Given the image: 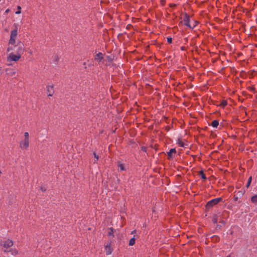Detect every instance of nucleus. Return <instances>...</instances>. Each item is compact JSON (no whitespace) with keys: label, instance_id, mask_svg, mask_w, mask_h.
<instances>
[{"label":"nucleus","instance_id":"dca6fc26","mask_svg":"<svg viewBox=\"0 0 257 257\" xmlns=\"http://www.w3.org/2000/svg\"><path fill=\"white\" fill-rule=\"evenodd\" d=\"M113 234V229H112V228H109V231L108 232V235L110 236H114Z\"/></svg>","mask_w":257,"mask_h":257},{"label":"nucleus","instance_id":"1a4fd4ad","mask_svg":"<svg viewBox=\"0 0 257 257\" xmlns=\"http://www.w3.org/2000/svg\"><path fill=\"white\" fill-rule=\"evenodd\" d=\"M176 152L175 149H171L170 151L167 152V155L169 157V158H171L173 157L172 154H175Z\"/></svg>","mask_w":257,"mask_h":257},{"label":"nucleus","instance_id":"412c9836","mask_svg":"<svg viewBox=\"0 0 257 257\" xmlns=\"http://www.w3.org/2000/svg\"><path fill=\"white\" fill-rule=\"evenodd\" d=\"M252 202H257V195H254L251 197Z\"/></svg>","mask_w":257,"mask_h":257},{"label":"nucleus","instance_id":"423d86ee","mask_svg":"<svg viewBox=\"0 0 257 257\" xmlns=\"http://www.w3.org/2000/svg\"><path fill=\"white\" fill-rule=\"evenodd\" d=\"M189 21H190L189 17L187 14H185V15L184 17V19H183V22H184V25L191 29H193V27L190 25V24L189 23Z\"/></svg>","mask_w":257,"mask_h":257},{"label":"nucleus","instance_id":"0eeeda50","mask_svg":"<svg viewBox=\"0 0 257 257\" xmlns=\"http://www.w3.org/2000/svg\"><path fill=\"white\" fill-rule=\"evenodd\" d=\"M47 92L48 96H52L54 93L53 85H48L47 86Z\"/></svg>","mask_w":257,"mask_h":257},{"label":"nucleus","instance_id":"4be33fe9","mask_svg":"<svg viewBox=\"0 0 257 257\" xmlns=\"http://www.w3.org/2000/svg\"><path fill=\"white\" fill-rule=\"evenodd\" d=\"M93 156L94 157V158H95V160L94 161V163L96 162V161H97V160H98L99 159V156L98 155H97L95 152H93Z\"/></svg>","mask_w":257,"mask_h":257},{"label":"nucleus","instance_id":"7c9ffc66","mask_svg":"<svg viewBox=\"0 0 257 257\" xmlns=\"http://www.w3.org/2000/svg\"><path fill=\"white\" fill-rule=\"evenodd\" d=\"M20 13H21L20 11H17V12H16V14H20Z\"/></svg>","mask_w":257,"mask_h":257},{"label":"nucleus","instance_id":"f8f14e48","mask_svg":"<svg viewBox=\"0 0 257 257\" xmlns=\"http://www.w3.org/2000/svg\"><path fill=\"white\" fill-rule=\"evenodd\" d=\"M219 121L217 120H214L212 121L211 125L213 127H217L218 126Z\"/></svg>","mask_w":257,"mask_h":257},{"label":"nucleus","instance_id":"20e7f679","mask_svg":"<svg viewBox=\"0 0 257 257\" xmlns=\"http://www.w3.org/2000/svg\"><path fill=\"white\" fill-rule=\"evenodd\" d=\"M29 146V140L24 139L20 143V147L22 150H27Z\"/></svg>","mask_w":257,"mask_h":257},{"label":"nucleus","instance_id":"f3484780","mask_svg":"<svg viewBox=\"0 0 257 257\" xmlns=\"http://www.w3.org/2000/svg\"><path fill=\"white\" fill-rule=\"evenodd\" d=\"M9 43L10 44H14L15 43V38L11 37Z\"/></svg>","mask_w":257,"mask_h":257},{"label":"nucleus","instance_id":"bb28decb","mask_svg":"<svg viewBox=\"0 0 257 257\" xmlns=\"http://www.w3.org/2000/svg\"><path fill=\"white\" fill-rule=\"evenodd\" d=\"M176 5L174 4H169V6L171 8H174V7H176Z\"/></svg>","mask_w":257,"mask_h":257},{"label":"nucleus","instance_id":"2f4dec72","mask_svg":"<svg viewBox=\"0 0 257 257\" xmlns=\"http://www.w3.org/2000/svg\"><path fill=\"white\" fill-rule=\"evenodd\" d=\"M41 189H42V191L43 192H44V191H45L46 190V189H44L43 187H42V188H41Z\"/></svg>","mask_w":257,"mask_h":257},{"label":"nucleus","instance_id":"72a5a7b5","mask_svg":"<svg viewBox=\"0 0 257 257\" xmlns=\"http://www.w3.org/2000/svg\"><path fill=\"white\" fill-rule=\"evenodd\" d=\"M181 50H184V48L183 47H181Z\"/></svg>","mask_w":257,"mask_h":257},{"label":"nucleus","instance_id":"a211bd4d","mask_svg":"<svg viewBox=\"0 0 257 257\" xmlns=\"http://www.w3.org/2000/svg\"><path fill=\"white\" fill-rule=\"evenodd\" d=\"M199 174L203 179H204V180L206 179V177L205 175H204V174L203 173L202 171H200Z\"/></svg>","mask_w":257,"mask_h":257},{"label":"nucleus","instance_id":"4468645a","mask_svg":"<svg viewBox=\"0 0 257 257\" xmlns=\"http://www.w3.org/2000/svg\"><path fill=\"white\" fill-rule=\"evenodd\" d=\"M18 32L17 30H14L12 31L11 33V37L15 38L17 35Z\"/></svg>","mask_w":257,"mask_h":257},{"label":"nucleus","instance_id":"6e6552de","mask_svg":"<svg viewBox=\"0 0 257 257\" xmlns=\"http://www.w3.org/2000/svg\"><path fill=\"white\" fill-rule=\"evenodd\" d=\"M105 251H106V254L107 255H109V254H111V253L112 252V248H111L110 244H107L105 246Z\"/></svg>","mask_w":257,"mask_h":257},{"label":"nucleus","instance_id":"6ab92c4d","mask_svg":"<svg viewBox=\"0 0 257 257\" xmlns=\"http://www.w3.org/2000/svg\"><path fill=\"white\" fill-rule=\"evenodd\" d=\"M8 71H10L9 72H8V74L11 76H13L16 74V72L13 70H8Z\"/></svg>","mask_w":257,"mask_h":257},{"label":"nucleus","instance_id":"cd10ccee","mask_svg":"<svg viewBox=\"0 0 257 257\" xmlns=\"http://www.w3.org/2000/svg\"><path fill=\"white\" fill-rule=\"evenodd\" d=\"M213 222H214V223H217V218H214V219H213Z\"/></svg>","mask_w":257,"mask_h":257},{"label":"nucleus","instance_id":"c85d7f7f","mask_svg":"<svg viewBox=\"0 0 257 257\" xmlns=\"http://www.w3.org/2000/svg\"><path fill=\"white\" fill-rule=\"evenodd\" d=\"M136 233V230H133V231H132L131 234H135Z\"/></svg>","mask_w":257,"mask_h":257},{"label":"nucleus","instance_id":"f704fd0d","mask_svg":"<svg viewBox=\"0 0 257 257\" xmlns=\"http://www.w3.org/2000/svg\"><path fill=\"white\" fill-rule=\"evenodd\" d=\"M18 9H19V10H20V9H21V7L19 6V7H18Z\"/></svg>","mask_w":257,"mask_h":257},{"label":"nucleus","instance_id":"f257e3e1","mask_svg":"<svg viewBox=\"0 0 257 257\" xmlns=\"http://www.w3.org/2000/svg\"><path fill=\"white\" fill-rule=\"evenodd\" d=\"M13 245V241L10 239H7L5 241L2 245L3 246L4 251L5 252H10L11 255H16L18 253V251L16 249H10L9 248Z\"/></svg>","mask_w":257,"mask_h":257},{"label":"nucleus","instance_id":"7ed1b4c3","mask_svg":"<svg viewBox=\"0 0 257 257\" xmlns=\"http://www.w3.org/2000/svg\"><path fill=\"white\" fill-rule=\"evenodd\" d=\"M21 58V56L20 55L17 54L15 55L13 53H10L8 58V60L9 61H17Z\"/></svg>","mask_w":257,"mask_h":257},{"label":"nucleus","instance_id":"f03ea898","mask_svg":"<svg viewBox=\"0 0 257 257\" xmlns=\"http://www.w3.org/2000/svg\"><path fill=\"white\" fill-rule=\"evenodd\" d=\"M222 199L220 197L213 199L207 203L206 206L207 208L212 207L213 206L217 204Z\"/></svg>","mask_w":257,"mask_h":257},{"label":"nucleus","instance_id":"b1692460","mask_svg":"<svg viewBox=\"0 0 257 257\" xmlns=\"http://www.w3.org/2000/svg\"><path fill=\"white\" fill-rule=\"evenodd\" d=\"M24 139L29 140V133L28 132H25L24 133Z\"/></svg>","mask_w":257,"mask_h":257},{"label":"nucleus","instance_id":"c9c22d12","mask_svg":"<svg viewBox=\"0 0 257 257\" xmlns=\"http://www.w3.org/2000/svg\"><path fill=\"white\" fill-rule=\"evenodd\" d=\"M226 257H231V256L230 255L227 256Z\"/></svg>","mask_w":257,"mask_h":257},{"label":"nucleus","instance_id":"39448f33","mask_svg":"<svg viewBox=\"0 0 257 257\" xmlns=\"http://www.w3.org/2000/svg\"><path fill=\"white\" fill-rule=\"evenodd\" d=\"M16 47L17 48V50L16 51L17 54L21 56L24 52V45L20 43L16 46Z\"/></svg>","mask_w":257,"mask_h":257},{"label":"nucleus","instance_id":"2eb2a0df","mask_svg":"<svg viewBox=\"0 0 257 257\" xmlns=\"http://www.w3.org/2000/svg\"><path fill=\"white\" fill-rule=\"evenodd\" d=\"M135 243V237L132 238L129 241V245L132 246Z\"/></svg>","mask_w":257,"mask_h":257},{"label":"nucleus","instance_id":"5701e85b","mask_svg":"<svg viewBox=\"0 0 257 257\" xmlns=\"http://www.w3.org/2000/svg\"><path fill=\"white\" fill-rule=\"evenodd\" d=\"M226 105L227 102L225 100H223L220 103V106H221L222 107H224Z\"/></svg>","mask_w":257,"mask_h":257},{"label":"nucleus","instance_id":"ddd939ff","mask_svg":"<svg viewBox=\"0 0 257 257\" xmlns=\"http://www.w3.org/2000/svg\"><path fill=\"white\" fill-rule=\"evenodd\" d=\"M177 143L179 146L181 147L184 148L186 146V145H185L180 139H178Z\"/></svg>","mask_w":257,"mask_h":257},{"label":"nucleus","instance_id":"a878e982","mask_svg":"<svg viewBox=\"0 0 257 257\" xmlns=\"http://www.w3.org/2000/svg\"><path fill=\"white\" fill-rule=\"evenodd\" d=\"M160 3L161 5H164L166 3V0H160Z\"/></svg>","mask_w":257,"mask_h":257},{"label":"nucleus","instance_id":"aec40b11","mask_svg":"<svg viewBox=\"0 0 257 257\" xmlns=\"http://www.w3.org/2000/svg\"><path fill=\"white\" fill-rule=\"evenodd\" d=\"M251 180H252V178H251V177H250L248 178V181H247V184H246V187L247 188H248V187L249 186V185H250V183H251Z\"/></svg>","mask_w":257,"mask_h":257},{"label":"nucleus","instance_id":"9d476101","mask_svg":"<svg viewBox=\"0 0 257 257\" xmlns=\"http://www.w3.org/2000/svg\"><path fill=\"white\" fill-rule=\"evenodd\" d=\"M103 58V54L101 53H99L95 57V59L98 61H101Z\"/></svg>","mask_w":257,"mask_h":257},{"label":"nucleus","instance_id":"c756f323","mask_svg":"<svg viewBox=\"0 0 257 257\" xmlns=\"http://www.w3.org/2000/svg\"><path fill=\"white\" fill-rule=\"evenodd\" d=\"M142 150L144 151H146V149L145 147H142Z\"/></svg>","mask_w":257,"mask_h":257},{"label":"nucleus","instance_id":"393cba45","mask_svg":"<svg viewBox=\"0 0 257 257\" xmlns=\"http://www.w3.org/2000/svg\"><path fill=\"white\" fill-rule=\"evenodd\" d=\"M167 41L169 43H171L172 41V39L171 37H168L167 38Z\"/></svg>","mask_w":257,"mask_h":257},{"label":"nucleus","instance_id":"9b49d317","mask_svg":"<svg viewBox=\"0 0 257 257\" xmlns=\"http://www.w3.org/2000/svg\"><path fill=\"white\" fill-rule=\"evenodd\" d=\"M118 170L120 171H123L125 170V167L124 165L120 162L118 163Z\"/></svg>","mask_w":257,"mask_h":257},{"label":"nucleus","instance_id":"473e14b6","mask_svg":"<svg viewBox=\"0 0 257 257\" xmlns=\"http://www.w3.org/2000/svg\"><path fill=\"white\" fill-rule=\"evenodd\" d=\"M58 57L57 56L56 57V61H58Z\"/></svg>","mask_w":257,"mask_h":257}]
</instances>
